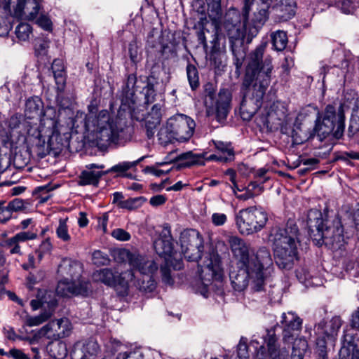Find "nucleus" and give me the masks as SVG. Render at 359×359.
Wrapping results in <instances>:
<instances>
[{
	"instance_id": "f257e3e1",
	"label": "nucleus",
	"mask_w": 359,
	"mask_h": 359,
	"mask_svg": "<svg viewBox=\"0 0 359 359\" xmlns=\"http://www.w3.org/2000/svg\"><path fill=\"white\" fill-rule=\"evenodd\" d=\"M231 251L238 259L237 269L229 273V278L234 290H245L251 282V290L259 292L264 290V271L273 265L270 250L260 247L250 254L249 247L241 238L233 236L229 240Z\"/></svg>"
},
{
	"instance_id": "f03ea898",
	"label": "nucleus",
	"mask_w": 359,
	"mask_h": 359,
	"mask_svg": "<svg viewBox=\"0 0 359 359\" xmlns=\"http://www.w3.org/2000/svg\"><path fill=\"white\" fill-rule=\"evenodd\" d=\"M318 111L312 107L302 109L297 116L299 129L294 136V144H300L317 135L322 141L329 135L340 138L344 131V114L340 106L337 112L332 105H327L321 121H318Z\"/></svg>"
},
{
	"instance_id": "7ed1b4c3",
	"label": "nucleus",
	"mask_w": 359,
	"mask_h": 359,
	"mask_svg": "<svg viewBox=\"0 0 359 359\" xmlns=\"http://www.w3.org/2000/svg\"><path fill=\"white\" fill-rule=\"evenodd\" d=\"M86 127L91 131L100 147H107L111 143L118 144L121 141H128L132 137L133 128L127 124V121L118 115L111 119L107 110H102L93 117L89 114L86 121Z\"/></svg>"
},
{
	"instance_id": "20e7f679",
	"label": "nucleus",
	"mask_w": 359,
	"mask_h": 359,
	"mask_svg": "<svg viewBox=\"0 0 359 359\" xmlns=\"http://www.w3.org/2000/svg\"><path fill=\"white\" fill-rule=\"evenodd\" d=\"M309 236L318 246L325 245L332 250L340 249L344 243V226L341 219L335 215L331 220L325 219L323 213L311 209L307 215Z\"/></svg>"
},
{
	"instance_id": "39448f33",
	"label": "nucleus",
	"mask_w": 359,
	"mask_h": 359,
	"mask_svg": "<svg viewBox=\"0 0 359 359\" xmlns=\"http://www.w3.org/2000/svg\"><path fill=\"white\" fill-rule=\"evenodd\" d=\"M299 228L292 220H288L285 227L276 229L270 233L275 262L279 269L290 271L299 260Z\"/></svg>"
},
{
	"instance_id": "423d86ee",
	"label": "nucleus",
	"mask_w": 359,
	"mask_h": 359,
	"mask_svg": "<svg viewBox=\"0 0 359 359\" xmlns=\"http://www.w3.org/2000/svg\"><path fill=\"white\" fill-rule=\"evenodd\" d=\"M248 0H245L243 13L239 11L230 8L225 14L223 27L228 37L232 53L235 58L234 64L237 69L241 67L246 56L244 46L245 36V25L248 19L250 7Z\"/></svg>"
},
{
	"instance_id": "0eeeda50",
	"label": "nucleus",
	"mask_w": 359,
	"mask_h": 359,
	"mask_svg": "<svg viewBox=\"0 0 359 359\" xmlns=\"http://www.w3.org/2000/svg\"><path fill=\"white\" fill-rule=\"evenodd\" d=\"M266 46L267 42H262L249 54L243 85L256 83L269 86L273 66L271 56L268 55L263 59Z\"/></svg>"
},
{
	"instance_id": "6e6552de",
	"label": "nucleus",
	"mask_w": 359,
	"mask_h": 359,
	"mask_svg": "<svg viewBox=\"0 0 359 359\" xmlns=\"http://www.w3.org/2000/svg\"><path fill=\"white\" fill-rule=\"evenodd\" d=\"M286 118V109L284 105L280 102H274L265 114L259 115L256 117L255 121L259 127L266 128L269 131L280 130L283 134L290 137L292 144H294V136L299 132L297 118L293 126Z\"/></svg>"
},
{
	"instance_id": "1a4fd4ad",
	"label": "nucleus",
	"mask_w": 359,
	"mask_h": 359,
	"mask_svg": "<svg viewBox=\"0 0 359 359\" xmlns=\"http://www.w3.org/2000/svg\"><path fill=\"white\" fill-rule=\"evenodd\" d=\"M203 102L208 116H215L219 122L226 120L231 108L232 93L229 88H221L217 94L212 83L203 86Z\"/></svg>"
},
{
	"instance_id": "9d476101",
	"label": "nucleus",
	"mask_w": 359,
	"mask_h": 359,
	"mask_svg": "<svg viewBox=\"0 0 359 359\" xmlns=\"http://www.w3.org/2000/svg\"><path fill=\"white\" fill-rule=\"evenodd\" d=\"M196 123L189 116L178 114L169 118L166 124L158 133L161 144H166L172 140L184 142L189 140L195 130Z\"/></svg>"
},
{
	"instance_id": "9b49d317",
	"label": "nucleus",
	"mask_w": 359,
	"mask_h": 359,
	"mask_svg": "<svg viewBox=\"0 0 359 359\" xmlns=\"http://www.w3.org/2000/svg\"><path fill=\"white\" fill-rule=\"evenodd\" d=\"M268 221L267 213L255 206L241 210L236 215V223L243 235H251L260 231Z\"/></svg>"
},
{
	"instance_id": "f8f14e48",
	"label": "nucleus",
	"mask_w": 359,
	"mask_h": 359,
	"mask_svg": "<svg viewBox=\"0 0 359 359\" xmlns=\"http://www.w3.org/2000/svg\"><path fill=\"white\" fill-rule=\"evenodd\" d=\"M60 131V126L54 119H48L41 125L36 132V139H37L39 144L42 142L43 144L45 145V137H48L47 149L48 151L46 153L40 151L39 154L40 157H43L46 155H53L56 157L62 154L64 142Z\"/></svg>"
},
{
	"instance_id": "ddd939ff",
	"label": "nucleus",
	"mask_w": 359,
	"mask_h": 359,
	"mask_svg": "<svg viewBox=\"0 0 359 359\" xmlns=\"http://www.w3.org/2000/svg\"><path fill=\"white\" fill-rule=\"evenodd\" d=\"M242 86L244 93L240 114L243 120L250 121L261 107L263 97L269 86L256 83Z\"/></svg>"
},
{
	"instance_id": "4468645a",
	"label": "nucleus",
	"mask_w": 359,
	"mask_h": 359,
	"mask_svg": "<svg viewBox=\"0 0 359 359\" xmlns=\"http://www.w3.org/2000/svg\"><path fill=\"white\" fill-rule=\"evenodd\" d=\"M180 241L184 259L189 262H197L201 258L203 241L198 231L194 229L182 231Z\"/></svg>"
},
{
	"instance_id": "2eb2a0df",
	"label": "nucleus",
	"mask_w": 359,
	"mask_h": 359,
	"mask_svg": "<svg viewBox=\"0 0 359 359\" xmlns=\"http://www.w3.org/2000/svg\"><path fill=\"white\" fill-rule=\"evenodd\" d=\"M20 115L15 114L10 117L4 123L0 124V142L4 151L0 149V157L1 156H7L11 157L16 155V152L13 153V149L16 150L17 147L14 144L12 137L13 133L20 127Z\"/></svg>"
},
{
	"instance_id": "dca6fc26",
	"label": "nucleus",
	"mask_w": 359,
	"mask_h": 359,
	"mask_svg": "<svg viewBox=\"0 0 359 359\" xmlns=\"http://www.w3.org/2000/svg\"><path fill=\"white\" fill-rule=\"evenodd\" d=\"M119 258L124 261L127 259L131 266L137 269L143 276L152 275L157 271L158 265L152 259H149L142 255L131 253L129 250L122 249L118 251Z\"/></svg>"
},
{
	"instance_id": "f3484780",
	"label": "nucleus",
	"mask_w": 359,
	"mask_h": 359,
	"mask_svg": "<svg viewBox=\"0 0 359 359\" xmlns=\"http://www.w3.org/2000/svg\"><path fill=\"white\" fill-rule=\"evenodd\" d=\"M171 235L170 226L165 224L159 236L154 242V248L156 252L165 260L173 257L174 259L181 258V254L177 256V252L174 250V242Z\"/></svg>"
},
{
	"instance_id": "a211bd4d",
	"label": "nucleus",
	"mask_w": 359,
	"mask_h": 359,
	"mask_svg": "<svg viewBox=\"0 0 359 359\" xmlns=\"http://www.w3.org/2000/svg\"><path fill=\"white\" fill-rule=\"evenodd\" d=\"M200 278L205 286L210 285L213 280H222L223 269L221 258L216 251L212 250L209 253L208 263L201 269Z\"/></svg>"
},
{
	"instance_id": "6ab92c4d",
	"label": "nucleus",
	"mask_w": 359,
	"mask_h": 359,
	"mask_svg": "<svg viewBox=\"0 0 359 359\" xmlns=\"http://www.w3.org/2000/svg\"><path fill=\"white\" fill-rule=\"evenodd\" d=\"M55 292L61 297H88L92 292V289L89 281L76 282L62 278L58 282Z\"/></svg>"
},
{
	"instance_id": "aec40b11",
	"label": "nucleus",
	"mask_w": 359,
	"mask_h": 359,
	"mask_svg": "<svg viewBox=\"0 0 359 359\" xmlns=\"http://www.w3.org/2000/svg\"><path fill=\"white\" fill-rule=\"evenodd\" d=\"M72 329L69 319L64 318L49 322L41 329L40 334L49 339L59 340L69 336Z\"/></svg>"
},
{
	"instance_id": "412c9836",
	"label": "nucleus",
	"mask_w": 359,
	"mask_h": 359,
	"mask_svg": "<svg viewBox=\"0 0 359 359\" xmlns=\"http://www.w3.org/2000/svg\"><path fill=\"white\" fill-rule=\"evenodd\" d=\"M5 8H8L16 2L14 8V15L20 19L32 20L39 13L40 4L36 0H4Z\"/></svg>"
},
{
	"instance_id": "4be33fe9",
	"label": "nucleus",
	"mask_w": 359,
	"mask_h": 359,
	"mask_svg": "<svg viewBox=\"0 0 359 359\" xmlns=\"http://www.w3.org/2000/svg\"><path fill=\"white\" fill-rule=\"evenodd\" d=\"M57 273L65 280L70 281H84L81 280L82 268L79 262L70 259H63L58 266Z\"/></svg>"
},
{
	"instance_id": "5701e85b",
	"label": "nucleus",
	"mask_w": 359,
	"mask_h": 359,
	"mask_svg": "<svg viewBox=\"0 0 359 359\" xmlns=\"http://www.w3.org/2000/svg\"><path fill=\"white\" fill-rule=\"evenodd\" d=\"M281 323L283 325V338L286 342H290L295 336V332L300 331L302 325V319L294 313H283Z\"/></svg>"
},
{
	"instance_id": "b1692460",
	"label": "nucleus",
	"mask_w": 359,
	"mask_h": 359,
	"mask_svg": "<svg viewBox=\"0 0 359 359\" xmlns=\"http://www.w3.org/2000/svg\"><path fill=\"white\" fill-rule=\"evenodd\" d=\"M281 323L283 325V338L286 342H290L295 336V332L300 331L302 325V319L294 313H283Z\"/></svg>"
},
{
	"instance_id": "393cba45",
	"label": "nucleus",
	"mask_w": 359,
	"mask_h": 359,
	"mask_svg": "<svg viewBox=\"0 0 359 359\" xmlns=\"http://www.w3.org/2000/svg\"><path fill=\"white\" fill-rule=\"evenodd\" d=\"M100 350L98 344L93 339L74 344L71 353L72 359H94Z\"/></svg>"
},
{
	"instance_id": "a878e982",
	"label": "nucleus",
	"mask_w": 359,
	"mask_h": 359,
	"mask_svg": "<svg viewBox=\"0 0 359 359\" xmlns=\"http://www.w3.org/2000/svg\"><path fill=\"white\" fill-rule=\"evenodd\" d=\"M355 333L353 330L344 331L341 340V348L339 351V359H346L350 354L351 359H359V348L355 341Z\"/></svg>"
},
{
	"instance_id": "bb28decb",
	"label": "nucleus",
	"mask_w": 359,
	"mask_h": 359,
	"mask_svg": "<svg viewBox=\"0 0 359 359\" xmlns=\"http://www.w3.org/2000/svg\"><path fill=\"white\" fill-rule=\"evenodd\" d=\"M342 325L339 317H333L327 322L322 321L315 327V332L318 335H325L327 340L334 343L339 330Z\"/></svg>"
},
{
	"instance_id": "cd10ccee",
	"label": "nucleus",
	"mask_w": 359,
	"mask_h": 359,
	"mask_svg": "<svg viewBox=\"0 0 359 359\" xmlns=\"http://www.w3.org/2000/svg\"><path fill=\"white\" fill-rule=\"evenodd\" d=\"M137 77L131 74L128 76L125 87L121 95V109L123 111L131 109L135 103V92L136 90Z\"/></svg>"
},
{
	"instance_id": "c85d7f7f",
	"label": "nucleus",
	"mask_w": 359,
	"mask_h": 359,
	"mask_svg": "<svg viewBox=\"0 0 359 359\" xmlns=\"http://www.w3.org/2000/svg\"><path fill=\"white\" fill-rule=\"evenodd\" d=\"M273 6L277 18L282 21H287L295 15L296 2L294 0H276Z\"/></svg>"
},
{
	"instance_id": "c756f323",
	"label": "nucleus",
	"mask_w": 359,
	"mask_h": 359,
	"mask_svg": "<svg viewBox=\"0 0 359 359\" xmlns=\"http://www.w3.org/2000/svg\"><path fill=\"white\" fill-rule=\"evenodd\" d=\"M93 278L94 280L100 281L109 286H114L120 280L119 274L114 273L111 269L107 268L95 271Z\"/></svg>"
},
{
	"instance_id": "7c9ffc66",
	"label": "nucleus",
	"mask_w": 359,
	"mask_h": 359,
	"mask_svg": "<svg viewBox=\"0 0 359 359\" xmlns=\"http://www.w3.org/2000/svg\"><path fill=\"white\" fill-rule=\"evenodd\" d=\"M273 0H253L252 6L256 10L255 11V20L263 24L269 17V9Z\"/></svg>"
},
{
	"instance_id": "2f4dec72",
	"label": "nucleus",
	"mask_w": 359,
	"mask_h": 359,
	"mask_svg": "<svg viewBox=\"0 0 359 359\" xmlns=\"http://www.w3.org/2000/svg\"><path fill=\"white\" fill-rule=\"evenodd\" d=\"M51 69L55 78L57 90L59 92H62L66 85V74L62 61L60 59L54 60L52 63Z\"/></svg>"
},
{
	"instance_id": "473e14b6",
	"label": "nucleus",
	"mask_w": 359,
	"mask_h": 359,
	"mask_svg": "<svg viewBox=\"0 0 359 359\" xmlns=\"http://www.w3.org/2000/svg\"><path fill=\"white\" fill-rule=\"evenodd\" d=\"M46 350L49 355L54 359H63L67 355L66 344L58 339L49 342Z\"/></svg>"
},
{
	"instance_id": "72a5a7b5",
	"label": "nucleus",
	"mask_w": 359,
	"mask_h": 359,
	"mask_svg": "<svg viewBox=\"0 0 359 359\" xmlns=\"http://www.w3.org/2000/svg\"><path fill=\"white\" fill-rule=\"evenodd\" d=\"M106 175L105 171L83 170L79 175V184L81 186L93 185L97 187L102 176Z\"/></svg>"
},
{
	"instance_id": "f704fd0d",
	"label": "nucleus",
	"mask_w": 359,
	"mask_h": 359,
	"mask_svg": "<svg viewBox=\"0 0 359 359\" xmlns=\"http://www.w3.org/2000/svg\"><path fill=\"white\" fill-rule=\"evenodd\" d=\"M158 84V79L153 74L147 77V86L143 88L144 93V104H150L156 100V87Z\"/></svg>"
},
{
	"instance_id": "c9c22d12",
	"label": "nucleus",
	"mask_w": 359,
	"mask_h": 359,
	"mask_svg": "<svg viewBox=\"0 0 359 359\" xmlns=\"http://www.w3.org/2000/svg\"><path fill=\"white\" fill-rule=\"evenodd\" d=\"M53 292H46L45 295L39 299H33L30 302V305L34 311L43 307L47 304L48 310L53 311L57 305V302L55 298H50Z\"/></svg>"
},
{
	"instance_id": "e433bc0d",
	"label": "nucleus",
	"mask_w": 359,
	"mask_h": 359,
	"mask_svg": "<svg viewBox=\"0 0 359 359\" xmlns=\"http://www.w3.org/2000/svg\"><path fill=\"white\" fill-rule=\"evenodd\" d=\"M210 60L211 65L218 70L222 69L226 66L225 54L216 45L212 48Z\"/></svg>"
},
{
	"instance_id": "4c0bfd02",
	"label": "nucleus",
	"mask_w": 359,
	"mask_h": 359,
	"mask_svg": "<svg viewBox=\"0 0 359 359\" xmlns=\"http://www.w3.org/2000/svg\"><path fill=\"white\" fill-rule=\"evenodd\" d=\"M42 111V102L36 97L29 98L25 104V114L29 118H32L35 116L41 114Z\"/></svg>"
},
{
	"instance_id": "58836bf2",
	"label": "nucleus",
	"mask_w": 359,
	"mask_h": 359,
	"mask_svg": "<svg viewBox=\"0 0 359 359\" xmlns=\"http://www.w3.org/2000/svg\"><path fill=\"white\" fill-rule=\"evenodd\" d=\"M144 158H138V160L130 162V161H123L119 163L109 169L105 170V173L109 174L110 172L117 173L118 176L123 177V175L130 169L135 168L142 160Z\"/></svg>"
},
{
	"instance_id": "ea45409f",
	"label": "nucleus",
	"mask_w": 359,
	"mask_h": 359,
	"mask_svg": "<svg viewBox=\"0 0 359 359\" xmlns=\"http://www.w3.org/2000/svg\"><path fill=\"white\" fill-rule=\"evenodd\" d=\"M52 315L53 311L50 310H46L36 316L27 315L24 319L25 325L29 327L38 326L48 320Z\"/></svg>"
},
{
	"instance_id": "a19ab883",
	"label": "nucleus",
	"mask_w": 359,
	"mask_h": 359,
	"mask_svg": "<svg viewBox=\"0 0 359 359\" xmlns=\"http://www.w3.org/2000/svg\"><path fill=\"white\" fill-rule=\"evenodd\" d=\"M271 41L275 50L277 51L283 50L287 43V36L286 32L278 30L271 34Z\"/></svg>"
},
{
	"instance_id": "79ce46f5",
	"label": "nucleus",
	"mask_w": 359,
	"mask_h": 359,
	"mask_svg": "<svg viewBox=\"0 0 359 359\" xmlns=\"http://www.w3.org/2000/svg\"><path fill=\"white\" fill-rule=\"evenodd\" d=\"M136 287L140 292L149 293L155 290L156 283L151 276H147L137 280Z\"/></svg>"
},
{
	"instance_id": "37998d69",
	"label": "nucleus",
	"mask_w": 359,
	"mask_h": 359,
	"mask_svg": "<svg viewBox=\"0 0 359 359\" xmlns=\"http://www.w3.org/2000/svg\"><path fill=\"white\" fill-rule=\"evenodd\" d=\"M187 79L191 88L194 90L199 86L198 72L195 65L188 64L186 68Z\"/></svg>"
},
{
	"instance_id": "c03bdc74",
	"label": "nucleus",
	"mask_w": 359,
	"mask_h": 359,
	"mask_svg": "<svg viewBox=\"0 0 359 359\" xmlns=\"http://www.w3.org/2000/svg\"><path fill=\"white\" fill-rule=\"evenodd\" d=\"M146 199L143 197L130 198L125 201H120L119 208L128 210H135L142 205Z\"/></svg>"
},
{
	"instance_id": "a18cd8bd",
	"label": "nucleus",
	"mask_w": 359,
	"mask_h": 359,
	"mask_svg": "<svg viewBox=\"0 0 359 359\" xmlns=\"http://www.w3.org/2000/svg\"><path fill=\"white\" fill-rule=\"evenodd\" d=\"M32 33V27L28 23H20L15 29L16 36L20 41H25L28 40Z\"/></svg>"
},
{
	"instance_id": "49530a36",
	"label": "nucleus",
	"mask_w": 359,
	"mask_h": 359,
	"mask_svg": "<svg viewBox=\"0 0 359 359\" xmlns=\"http://www.w3.org/2000/svg\"><path fill=\"white\" fill-rule=\"evenodd\" d=\"M67 218L59 219V225L56 229V234L57 237L64 242H69L71 236L68 233V226L67 225Z\"/></svg>"
},
{
	"instance_id": "de8ad7c7",
	"label": "nucleus",
	"mask_w": 359,
	"mask_h": 359,
	"mask_svg": "<svg viewBox=\"0 0 359 359\" xmlns=\"http://www.w3.org/2000/svg\"><path fill=\"white\" fill-rule=\"evenodd\" d=\"M161 106L159 104L153 105L151 111L148 113L147 121L151 120V123L158 125L161 119Z\"/></svg>"
},
{
	"instance_id": "09e8293b",
	"label": "nucleus",
	"mask_w": 359,
	"mask_h": 359,
	"mask_svg": "<svg viewBox=\"0 0 359 359\" xmlns=\"http://www.w3.org/2000/svg\"><path fill=\"white\" fill-rule=\"evenodd\" d=\"M215 147L217 151H219L221 154L224 155L225 157L233 156L236 154H238L235 152L231 143L217 142L215 143Z\"/></svg>"
},
{
	"instance_id": "8fccbe9b",
	"label": "nucleus",
	"mask_w": 359,
	"mask_h": 359,
	"mask_svg": "<svg viewBox=\"0 0 359 359\" xmlns=\"http://www.w3.org/2000/svg\"><path fill=\"white\" fill-rule=\"evenodd\" d=\"M4 247L6 249L9 250V252L11 255L18 254L21 255L22 252L20 250V243L15 240V238L13 236L10 238L6 239L4 241Z\"/></svg>"
},
{
	"instance_id": "3c124183",
	"label": "nucleus",
	"mask_w": 359,
	"mask_h": 359,
	"mask_svg": "<svg viewBox=\"0 0 359 359\" xmlns=\"http://www.w3.org/2000/svg\"><path fill=\"white\" fill-rule=\"evenodd\" d=\"M93 261L97 266L108 265L110 262L108 255L100 250H95L93 253Z\"/></svg>"
},
{
	"instance_id": "603ef678",
	"label": "nucleus",
	"mask_w": 359,
	"mask_h": 359,
	"mask_svg": "<svg viewBox=\"0 0 359 359\" xmlns=\"http://www.w3.org/2000/svg\"><path fill=\"white\" fill-rule=\"evenodd\" d=\"M52 189V188H49L48 185L39 187L33 191V195L39 194V203H44L51 197L48 192Z\"/></svg>"
},
{
	"instance_id": "864d4df0",
	"label": "nucleus",
	"mask_w": 359,
	"mask_h": 359,
	"mask_svg": "<svg viewBox=\"0 0 359 359\" xmlns=\"http://www.w3.org/2000/svg\"><path fill=\"white\" fill-rule=\"evenodd\" d=\"M302 163L307 167L298 170L297 172L299 175H304L309 170L316 169V165L320 163V161L318 158H304Z\"/></svg>"
},
{
	"instance_id": "5fc2aeb1",
	"label": "nucleus",
	"mask_w": 359,
	"mask_h": 359,
	"mask_svg": "<svg viewBox=\"0 0 359 359\" xmlns=\"http://www.w3.org/2000/svg\"><path fill=\"white\" fill-rule=\"evenodd\" d=\"M277 337L275 334L274 330H267L266 336L264 338V341L266 344L268 352L278 348L276 345Z\"/></svg>"
},
{
	"instance_id": "6e6d98bb",
	"label": "nucleus",
	"mask_w": 359,
	"mask_h": 359,
	"mask_svg": "<svg viewBox=\"0 0 359 359\" xmlns=\"http://www.w3.org/2000/svg\"><path fill=\"white\" fill-rule=\"evenodd\" d=\"M297 341L294 342V344L292 348V352L291 354L292 359H303L304 352L306 350L307 346L306 341L299 340V344L301 347L298 349L296 348Z\"/></svg>"
},
{
	"instance_id": "4d7b16f0",
	"label": "nucleus",
	"mask_w": 359,
	"mask_h": 359,
	"mask_svg": "<svg viewBox=\"0 0 359 359\" xmlns=\"http://www.w3.org/2000/svg\"><path fill=\"white\" fill-rule=\"evenodd\" d=\"M37 233L36 232H33L32 231H22L17 234H15L13 237L18 241V243L25 242L29 240H34L36 238Z\"/></svg>"
},
{
	"instance_id": "13d9d810",
	"label": "nucleus",
	"mask_w": 359,
	"mask_h": 359,
	"mask_svg": "<svg viewBox=\"0 0 359 359\" xmlns=\"http://www.w3.org/2000/svg\"><path fill=\"white\" fill-rule=\"evenodd\" d=\"M268 353L271 359H289V352L285 348H276Z\"/></svg>"
},
{
	"instance_id": "bf43d9fd",
	"label": "nucleus",
	"mask_w": 359,
	"mask_h": 359,
	"mask_svg": "<svg viewBox=\"0 0 359 359\" xmlns=\"http://www.w3.org/2000/svg\"><path fill=\"white\" fill-rule=\"evenodd\" d=\"M49 47V41L44 39H36L34 41L36 51L41 55H44Z\"/></svg>"
},
{
	"instance_id": "052dcab7",
	"label": "nucleus",
	"mask_w": 359,
	"mask_h": 359,
	"mask_svg": "<svg viewBox=\"0 0 359 359\" xmlns=\"http://www.w3.org/2000/svg\"><path fill=\"white\" fill-rule=\"evenodd\" d=\"M194 165H204L205 161L201 160V158H196V160H194L191 161L175 163V165L172 167H171L170 168H172V170L173 168H175L177 170H182L186 168H189Z\"/></svg>"
},
{
	"instance_id": "680f3d73",
	"label": "nucleus",
	"mask_w": 359,
	"mask_h": 359,
	"mask_svg": "<svg viewBox=\"0 0 359 359\" xmlns=\"http://www.w3.org/2000/svg\"><path fill=\"white\" fill-rule=\"evenodd\" d=\"M172 170V168L169 169H159L156 166L151 165L146 166L143 169L144 173H150L157 177H161L163 175L169 173Z\"/></svg>"
},
{
	"instance_id": "e2e57ef3",
	"label": "nucleus",
	"mask_w": 359,
	"mask_h": 359,
	"mask_svg": "<svg viewBox=\"0 0 359 359\" xmlns=\"http://www.w3.org/2000/svg\"><path fill=\"white\" fill-rule=\"evenodd\" d=\"M327 338L325 335H318L316 339V345L318 348L319 355L322 357L323 359L326 356V344H327Z\"/></svg>"
},
{
	"instance_id": "0e129e2a",
	"label": "nucleus",
	"mask_w": 359,
	"mask_h": 359,
	"mask_svg": "<svg viewBox=\"0 0 359 359\" xmlns=\"http://www.w3.org/2000/svg\"><path fill=\"white\" fill-rule=\"evenodd\" d=\"M6 208L12 214L13 211H18L24 208V201L20 198H15L6 205Z\"/></svg>"
},
{
	"instance_id": "69168bd1",
	"label": "nucleus",
	"mask_w": 359,
	"mask_h": 359,
	"mask_svg": "<svg viewBox=\"0 0 359 359\" xmlns=\"http://www.w3.org/2000/svg\"><path fill=\"white\" fill-rule=\"evenodd\" d=\"M11 218V213L6 208V201H0V223L5 224Z\"/></svg>"
},
{
	"instance_id": "338daca9",
	"label": "nucleus",
	"mask_w": 359,
	"mask_h": 359,
	"mask_svg": "<svg viewBox=\"0 0 359 359\" xmlns=\"http://www.w3.org/2000/svg\"><path fill=\"white\" fill-rule=\"evenodd\" d=\"M111 236L116 239L121 241H126L130 238V233L123 229H116L113 230Z\"/></svg>"
},
{
	"instance_id": "774afa93",
	"label": "nucleus",
	"mask_w": 359,
	"mask_h": 359,
	"mask_svg": "<svg viewBox=\"0 0 359 359\" xmlns=\"http://www.w3.org/2000/svg\"><path fill=\"white\" fill-rule=\"evenodd\" d=\"M348 132L350 136H359V117L351 119Z\"/></svg>"
}]
</instances>
